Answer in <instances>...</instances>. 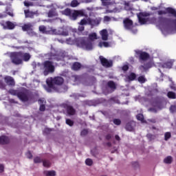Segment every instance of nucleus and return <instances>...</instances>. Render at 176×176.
<instances>
[{"instance_id": "nucleus-59", "label": "nucleus", "mask_w": 176, "mask_h": 176, "mask_svg": "<svg viewBox=\"0 0 176 176\" xmlns=\"http://www.w3.org/2000/svg\"><path fill=\"white\" fill-rule=\"evenodd\" d=\"M25 17H31V13L30 12V10H24Z\"/></svg>"}, {"instance_id": "nucleus-37", "label": "nucleus", "mask_w": 176, "mask_h": 176, "mask_svg": "<svg viewBox=\"0 0 176 176\" xmlns=\"http://www.w3.org/2000/svg\"><path fill=\"white\" fill-rule=\"evenodd\" d=\"M69 97H71L72 98H74L76 101L79 100V98H80V97H82V95H80V94H72Z\"/></svg>"}, {"instance_id": "nucleus-5", "label": "nucleus", "mask_w": 176, "mask_h": 176, "mask_svg": "<svg viewBox=\"0 0 176 176\" xmlns=\"http://www.w3.org/2000/svg\"><path fill=\"white\" fill-rule=\"evenodd\" d=\"M96 39H98L97 33L93 32L89 34L88 37H78L77 41L80 42V45H89V43H91V42H94Z\"/></svg>"}, {"instance_id": "nucleus-4", "label": "nucleus", "mask_w": 176, "mask_h": 176, "mask_svg": "<svg viewBox=\"0 0 176 176\" xmlns=\"http://www.w3.org/2000/svg\"><path fill=\"white\" fill-rule=\"evenodd\" d=\"M18 98L23 102H28V101H34L35 95L32 92H30L28 89H23L19 91L18 94Z\"/></svg>"}, {"instance_id": "nucleus-43", "label": "nucleus", "mask_w": 176, "mask_h": 176, "mask_svg": "<svg viewBox=\"0 0 176 176\" xmlns=\"http://www.w3.org/2000/svg\"><path fill=\"white\" fill-rule=\"evenodd\" d=\"M113 122L116 126H120L122 124V120L119 118H114Z\"/></svg>"}, {"instance_id": "nucleus-11", "label": "nucleus", "mask_w": 176, "mask_h": 176, "mask_svg": "<svg viewBox=\"0 0 176 176\" xmlns=\"http://www.w3.org/2000/svg\"><path fill=\"white\" fill-rule=\"evenodd\" d=\"M99 59L102 67H104V68H111L113 65V61H112V60H108V59L102 56H100Z\"/></svg>"}, {"instance_id": "nucleus-19", "label": "nucleus", "mask_w": 176, "mask_h": 176, "mask_svg": "<svg viewBox=\"0 0 176 176\" xmlns=\"http://www.w3.org/2000/svg\"><path fill=\"white\" fill-rule=\"evenodd\" d=\"M80 16H83V12L79 10H74L72 11L69 19H71V20H76V19Z\"/></svg>"}, {"instance_id": "nucleus-64", "label": "nucleus", "mask_w": 176, "mask_h": 176, "mask_svg": "<svg viewBox=\"0 0 176 176\" xmlns=\"http://www.w3.org/2000/svg\"><path fill=\"white\" fill-rule=\"evenodd\" d=\"M111 138H112V135L110 133H108L107 135H105V139L107 141H109V140H111Z\"/></svg>"}, {"instance_id": "nucleus-46", "label": "nucleus", "mask_w": 176, "mask_h": 176, "mask_svg": "<svg viewBox=\"0 0 176 176\" xmlns=\"http://www.w3.org/2000/svg\"><path fill=\"white\" fill-rule=\"evenodd\" d=\"M70 6H72V8H76V6H79V2L78 1V0H73L72 1Z\"/></svg>"}, {"instance_id": "nucleus-30", "label": "nucleus", "mask_w": 176, "mask_h": 176, "mask_svg": "<svg viewBox=\"0 0 176 176\" xmlns=\"http://www.w3.org/2000/svg\"><path fill=\"white\" fill-rule=\"evenodd\" d=\"M52 131H54V129L46 127L43 131V135H50V134H51Z\"/></svg>"}, {"instance_id": "nucleus-40", "label": "nucleus", "mask_w": 176, "mask_h": 176, "mask_svg": "<svg viewBox=\"0 0 176 176\" xmlns=\"http://www.w3.org/2000/svg\"><path fill=\"white\" fill-rule=\"evenodd\" d=\"M43 166L49 168L52 166V162L50 160H45L43 161Z\"/></svg>"}, {"instance_id": "nucleus-9", "label": "nucleus", "mask_w": 176, "mask_h": 176, "mask_svg": "<svg viewBox=\"0 0 176 176\" xmlns=\"http://www.w3.org/2000/svg\"><path fill=\"white\" fill-rule=\"evenodd\" d=\"M61 107L66 111V113L68 116H75V115H76V109L74 108V106L69 104V102L63 103Z\"/></svg>"}, {"instance_id": "nucleus-27", "label": "nucleus", "mask_w": 176, "mask_h": 176, "mask_svg": "<svg viewBox=\"0 0 176 176\" xmlns=\"http://www.w3.org/2000/svg\"><path fill=\"white\" fill-rule=\"evenodd\" d=\"M47 16L48 17H56V16H58V14L56 11V9H52L48 12Z\"/></svg>"}, {"instance_id": "nucleus-14", "label": "nucleus", "mask_w": 176, "mask_h": 176, "mask_svg": "<svg viewBox=\"0 0 176 176\" xmlns=\"http://www.w3.org/2000/svg\"><path fill=\"white\" fill-rule=\"evenodd\" d=\"M148 16H149V14L146 12H140L138 14V19L141 25H143L144 24H146V23L148 22V19H145V17H148Z\"/></svg>"}, {"instance_id": "nucleus-34", "label": "nucleus", "mask_w": 176, "mask_h": 176, "mask_svg": "<svg viewBox=\"0 0 176 176\" xmlns=\"http://www.w3.org/2000/svg\"><path fill=\"white\" fill-rule=\"evenodd\" d=\"M167 97L169 98L170 100H175L176 94H175V92L168 91L167 93Z\"/></svg>"}, {"instance_id": "nucleus-57", "label": "nucleus", "mask_w": 176, "mask_h": 176, "mask_svg": "<svg viewBox=\"0 0 176 176\" xmlns=\"http://www.w3.org/2000/svg\"><path fill=\"white\" fill-rule=\"evenodd\" d=\"M34 163L35 164L42 163V160L39 157H36L34 159Z\"/></svg>"}, {"instance_id": "nucleus-42", "label": "nucleus", "mask_w": 176, "mask_h": 176, "mask_svg": "<svg viewBox=\"0 0 176 176\" xmlns=\"http://www.w3.org/2000/svg\"><path fill=\"white\" fill-rule=\"evenodd\" d=\"M138 80L140 83H145L146 82V78L145 76H140L138 78Z\"/></svg>"}, {"instance_id": "nucleus-29", "label": "nucleus", "mask_w": 176, "mask_h": 176, "mask_svg": "<svg viewBox=\"0 0 176 176\" xmlns=\"http://www.w3.org/2000/svg\"><path fill=\"white\" fill-rule=\"evenodd\" d=\"M100 23H101V19H98L89 20V24L91 25H98Z\"/></svg>"}, {"instance_id": "nucleus-1", "label": "nucleus", "mask_w": 176, "mask_h": 176, "mask_svg": "<svg viewBox=\"0 0 176 176\" xmlns=\"http://www.w3.org/2000/svg\"><path fill=\"white\" fill-rule=\"evenodd\" d=\"M45 89L47 93H66L68 87L64 85V78L61 76L50 77L46 80Z\"/></svg>"}, {"instance_id": "nucleus-45", "label": "nucleus", "mask_w": 176, "mask_h": 176, "mask_svg": "<svg viewBox=\"0 0 176 176\" xmlns=\"http://www.w3.org/2000/svg\"><path fill=\"white\" fill-rule=\"evenodd\" d=\"M146 137L148 140V141H153V140H155L156 139V135H153L151 133H148L146 135Z\"/></svg>"}, {"instance_id": "nucleus-7", "label": "nucleus", "mask_w": 176, "mask_h": 176, "mask_svg": "<svg viewBox=\"0 0 176 176\" xmlns=\"http://www.w3.org/2000/svg\"><path fill=\"white\" fill-rule=\"evenodd\" d=\"M152 107L157 109H163L167 105V100L164 98L156 97L151 103Z\"/></svg>"}, {"instance_id": "nucleus-41", "label": "nucleus", "mask_w": 176, "mask_h": 176, "mask_svg": "<svg viewBox=\"0 0 176 176\" xmlns=\"http://www.w3.org/2000/svg\"><path fill=\"white\" fill-rule=\"evenodd\" d=\"M136 118L138 119V120L142 122V123H145V120L144 119V115L142 113H138L136 116Z\"/></svg>"}, {"instance_id": "nucleus-28", "label": "nucleus", "mask_w": 176, "mask_h": 176, "mask_svg": "<svg viewBox=\"0 0 176 176\" xmlns=\"http://www.w3.org/2000/svg\"><path fill=\"white\" fill-rule=\"evenodd\" d=\"M72 12V10L69 8H66L64 10L60 11L61 14H63V16H67L68 17L71 16V13Z\"/></svg>"}, {"instance_id": "nucleus-48", "label": "nucleus", "mask_w": 176, "mask_h": 176, "mask_svg": "<svg viewBox=\"0 0 176 176\" xmlns=\"http://www.w3.org/2000/svg\"><path fill=\"white\" fill-rule=\"evenodd\" d=\"M103 6H109L111 5V0H100Z\"/></svg>"}, {"instance_id": "nucleus-17", "label": "nucleus", "mask_w": 176, "mask_h": 176, "mask_svg": "<svg viewBox=\"0 0 176 176\" xmlns=\"http://www.w3.org/2000/svg\"><path fill=\"white\" fill-rule=\"evenodd\" d=\"M137 79V74L134 72H131L129 74L125 75L124 82H126L127 83H130L131 82H133V80H135Z\"/></svg>"}, {"instance_id": "nucleus-18", "label": "nucleus", "mask_w": 176, "mask_h": 176, "mask_svg": "<svg viewBox=\"0 0 176 176\" xmlns=\"http://www.w3.org/2000/svg\"><path fill=\"white\" fill-rule=\"evenodd\" d=\"M4 80L6 85H8V86H16V82H14V78H13V77L10 76H6L4 77Z\"/></svg>"}, {"instance_id": "nucleus-21", "label": "nucleus", "mask_w": 176, "mask_h": 176, "mask_svg": "<svg viewBox=\"0 0 176 176\" xmlns=\"http://www.w3.org/2000/svg\"><path fill=\"white\" fill-rule=\"evenodd\" d=\"M81 69H82V63L79 62H74L71 66V69L72 71L78 72V71H80Z\"/></svg>"}, {"instance_id": "nucleus-44", "label": "nucleus", "mask_w": 176, "mask_h": 176, "mask_svg": "<svg viewBox=\"0 0 176 176\" xmlns=\"http://www.w3.org/2000/svg\"><path fill=\"white\" fill-rule=\"evenodd\" d=\"M131 166L134 170H137L138 168H140V164L138 162H132Z\"/></svg>"}, {"instance_id": "nucleus-16", "label": "nucleus", "mask_w": 176, "mask_h": 176, "mask_svg": "<svg viewBox=\"0 0 176 176\" xmlns=\"http://www.w3.org/2000/svg\"><path fill=\"white\" fill-rule=\"evenodd\" d=\"M158 21L161 24H166L170 21L172 24H174V25L176 26V19H170L164 16H159L158 17Z\"/></svg>"}, {"instance_id": "nucleus-61", "label": "nucleus", "mask_w": 176, "mask_h": 176, "mask_svg": "<svg viewBox=\"0 0 176 176\" xmlns=\"http://www.w3.org/2000/svg\"><path fill=\"white\" fill-rule=\"evenodd\" d=\"M99 112L100 113L103 114L104 116H109V113H108V111H107L100 110Z\"/></svg>"}, {"instance_id": "nucleus-2", "label": "nucleus", "mask_w": 176, "mask_h": 176, "mask_svg": "<svg viewBox=\"0 0 176 176\" xmlns=\"http://www.w3.org/2000/svg\"><path fill=\"white\" fill-rule=\"evenodd\" d=\"M11 62L14 65H20L23 64V61L27 62L31 60V54L23 52H12L10 55Z\"/></svg>"}, {"instance_id": "nucleus-49", "label": "nucleus", "mask_w": 176, "mask_h": 176, "mask_svg": "<svg viewBox=\"0 0 176 176\" xmlns=\"http://www.w3.org/2000/svg\"><path fill=\"white\" fill-rule=\"evenodd\" d=\"M171 138V133L166 132L164 134V140L165 141H168Z\"/></svg>"}, {"instance_id": "nucleus-8", "label": "nucleus", "mask_w": 176, "mask_h": 176, "mask_svg": "<svg viewBox=\"0 0 176 176\" xmlns=\"http://www.w3.org/2000/svg\"><path fill=\"white\" fill-rule=\"evenodd\" d=\"M43 66L44 68L43 71V75L45 76H47V75H49V74H53L54 72V65H53V62L50 60H45L43 63Z\"/></svg>"}, {"instance_id": "nucleus-24", "label": "nucleus", "mask_w": 176, "mask_h": 176, "mask_svg": "<svg viewBox=\"0 0 176 176\" xmlns=\"http://www.w3.org/2000/svg\"><path fill=\"white\" fill-rule=\"evenodd\" d=\"M77 47L82 50H93V45H77Z\"/></svg>"}, {"instance_id": "nucleus-38", "label": "nucleus", "mask_w": 176, "mask_h": 176, "mask_svg": "<svg viewBox=\"0 0 176 176\" xmlns=\"http://www.w3.org/2000/svg\"><path fill=\"white\" fill-rule=\"evenodd\" d=\"M122 71H123L124 73H126L129 69L130 66L129 65V63L123 65L121 67H120Z\"/></svg>"}, {"instance_id": "nucleus-51", "label": "nucleus", "mask_w": 176, "mask_h": 176, "mask_svg": "<svg viewBox=\"0 0 176 176\" xmlns=\"http://www.w3.org/2000/svg\"><path fill=\"white\" fill-rule=\"evenodd\" d=\"M85 164L87 166H93V160L90 159V158H87L85 160Z\"/></svg>"}, {"instance_id": "nucleus-36", "label": "nucleus", "mask_w": 176, "mask_h": 176, "mask_svg": "<svg viewBox=\"0 0 176 176\" xmlns=\"http://www.w3.org/2000/svg\"><path fill=\"white\" fill-rule=\"evenodd\" d=\"M65 123L67 126H69V127H73L74 124H75V122L69 118H66Z\"/></svg>"}, {"instance_id": "nucleus-31", "label": "nucleus", "mask_w": 176, "mask_h": 176, "mask_svg": "<svg viewBox=\"0 0 176 176\" xmlns=\"http://www.w3.org/2000/svg\"><path fill=\"white\" fill-rule=\"evenodd\" d=\"M43 174L45 176H56V170H45Z\"/></svg>"}, {"instance_id": "nucleus-35", "label": "nucleus", "mask_w": 176, "mask_h": 176, "mask_svg": "<svg viewBox=\"0 0 176 176\" xmlns=\"http://www.w3.org/2000/svg\"><path fill=\"white\" fill-rule=\"evenodd\" d=\"M164 163L166 164H171L173 163V157L168 156L164 160Z\"/></svg>"}, {"instance_id": "nucleus-60", "label": "nucleus", "mask_w": 176, "mask_h": 176, "mask_svg": "<svg viewBox=\"0 0 176 176\" xmlns=\"http://www.w3.org/2000/svg\"><path fill=\"white\" fill-rule=\"evenodd\" d=\"M144 65L146 67L147 69L152 68L153 67V65L151 62H148L147 63L144 64Z\"/></svg>"}, {"instance_id": "nucleus-12", "label": "nucleus", "mask_w": 176, "mask_h": 176, "mask_svg": "<svg viewBox=\"0 0 176 176\" xmlns=\"http://www.w3.org/2000/svg\"><path fill=\"white\" fill-rule=\"evenodd\" d=\"M135 127H137V122L134 120H130L126 123L124 129L126 131L134 132Z\"/></svg>"}, {"instance_id": "nucleus-52", "label": "nucleus", "mask_w": 176, "mask_h": 176, "mask_svg": "<svg viewBox=\"0 0 176 176\" xmlns=\"http://www.w3.org/2000/svg\"><path fill=\"white\" fill-rule=\"evenodd\" d=\"M38 102L40 105H46V100L45 98L38 99Z\"/></svg>"}, {"instance_id": "nucleus-32", "label": "nucleus", "mask_w": 176, "mask_h": 176, "mask_svg": "<svg viewBox=\"0 0 176 176\" xmlns=\"http://www.w3.org/2000/svg\"><path fill=\"white\" fill-rule=\"evenodd\" d=\"M8 93L9 94H11V96H16L17 97H19V94L20 93V91L11 89H9Z\"/></svg>"}, {"instance_id": "nucleus-10", "label": "nucleus", "mask_w": 176, "mask_h": 176, "mask_svg": "<svg viewBox=\"0 0 176 176\" xmlns=\"http://www.w3.org/2000/svg\"><path fill=\"white\" fill-rule=\"evenodd\" d=\"M33 25L32 23H26L22 26V30L24 32H28V35L30 36H35L36 35V32H34Z\"/></svg>"}, {"instance_id": "nucleus-15", "label": "nucleus", "mask_w": 176, "mask_h": 176, "mask_svg": "<svg viewBox=\"0 0 176 176\" xmlns=\"http://www.w3.org/2000/svg\"><path fill=\"white\" fill-rule=\"evenodd\" d=\"M105 100L102 98H98L92 100H89L87 102L89 107H97V105H100V104H102Z\"/></svg>"}, {"instance_id": "nucleus-20", "label": "nucleus", "mask_w": 176, "mask_h": 176, "mask_svg": "<svg viewBox=\"0 0 176 176\" xmlns=\"http://www.w3.org/2000/svg\"><path fill=\"white\" fill-rule=\"evenodd\" d=\"M10 144V138L8 136L3 135L0 136V145H8Z\"/></svg>"}, {"instance_id": "nucleus-53", "label": "nucleus", "mask_w": 176, "mask_h": 176, "mask_svg": "<svg viewBox=\"0 0 176 176\" xmlns=\"http://www.w3.org/2000/svg\"><path fill=\"white\" fill-rule=\"evenodd\" d=\"M139 69H140L142 72H146L148 70V69L146 68L145 65L140 66Z\"/></svg>"}, {"instance_id": "nucleus-22", "label": "nucleus", "mask_w": 176, "mask_h": 176, "mask_svg": "<svg viewBox=\"0 0 176 176\" xmlns=\"http://www.w3.org/2000/svg\"><path fill=\"white\" fill-rule=\"evenodd\" d=\"M166 14H168L170 17L176 18V10L171 7L166 8Z\"/></svg>"}, {"instance_id": "nucleus-39", "label": "nucleus", "mask_w": 176, "mask_h": 176, "mask_svg": "<svg viewBox=\"0 0 176 176\" xmlns=\"http://www.w3.org/2000/svg\"><path fill=\"white\" fill-rule=\"evenodd\" d=\"M46 26L45 25H40L38 27V31H40V32H41L42 34H47V30H46Z\"/></svg>"}, {"instance_id": "nucleus-33", "label": "nucleus", "mask_w": 176, "mask_h": 176, "mask_svg": "<svg viewBox=\"0 0 176 176\" xmlns=\"http://www.w3.org/2000/svg\"><path fill=\"white\" fill-rule=\"evenodd\" d=\"M162 68H168V69L173 68V63L171 62H166L162 64Z\"/></svg>"}, {"instance_id": "nucleus-58", "label": "nucleus", "mask_w": 176, "mask_h": 176, "mask_svg": "<svg viewBox=\"0 0 176 176\" xmlns=\"http://www.w3.org/2000/svg\"><path fill=\"white\" fill-rule=\"evenodd\" d=\"M111 16H104L103 18L104 23H109V21H111Z\"/></svg>"}, {"instance_id": "nucleus-54", "label": "nucleus", "mask_w": 176, "mask_h": 176, "mask_svg": "<svg viewBox=\"0 0 176 176\" xmlns=\"http://www.w3.org/2000/svg\"><path fill=\"white\" fill-rule=\"evenodd\" d=\"M149 112H153V113H157V107H150L148 109Z\"/></svg>"}, {"instance_id": "nucleus-23", "label": "nucleus", "mask_w": 176, "mask_h": 176, "mask_svg": "<svg viewBox=\"0 0 176 176\" xmlns=\"http://www.w3.org/2000/svg\"><path fill=\"white\" fill-rule=\"evenodd\" d=\"M102 41H108V30L103 29L100 32Z\"/></svg>"}, {"instance_id": "nucleus-13", "label": "nucleus", "mask_w": 176, "mask_h": 176, "mask_svg": "<svg viewBox=\"0 0 176 176\" xmlns=\"http://www.w3.org/2000/svg\"><path fill=\"white\" fill-rule=\"evenodd\" d=\"M136 54L139 56V60L141 61H147L151 58V56L148 54V52H142V51H135Z\"/></svg>"}, {"instance_id": "nucleus-56", "label": "nucleus", "mask_w": 176, "mask_h": 176, "mask_svg": "<svg viewBox=\"0 0 176 176\" xmlns=\"http://www.w3.org/2000/svg\"><path fill=\"white\" fill-rule=\"evenodd\" d=\"M40 112H45L46 111V104H41L39 107Z\"/></svg>"}, {"instance_id": "nucleus-63", "label": "nucleus", "mask_w": 176, "mask_h": 176, "mask_svg": "<svg viewBox=\"0 0 176 176\" xmlns=\"http://www.w3.org/2000/svg\"><path fill=\"white\" fill-rule=\"evenodd\" d=\"M6 87V85H5V83H3V81L2 80H0V89H5Z\"/></svg>"}, {"instance_id": "nucleus-25", "label": "nucleus", "mask_w": 176, "mask_h": 176, "mask_svg": "<svg viewBox=\"0 0 176 176\" xmlns=\"http://www.w3.org/2000/svg\"><path fill=\"white\" fill-rule=\"evenodd\" d=\"M107 87L111 89V93H113V91L116 89V83L112 80H110L107 82Z\"/></svg>"}, {"instance_id": "nucleus-47", "label": "nucleus", "mask_w": 176, "mask_h": 176, "mask_svg": "<svg viewBox=\"0 0 176 176\" xmlns=\"http://www.w3.org/2000/svg\"><path fill=\"white\" fill-rule=\"evenodd\" d=\"M169 111L170 113H175L176 112V105L175 104H171L169 107Z\"/></svg>"}, {"instance_id": "nucleus-62", "label": "nucleus", "mask_w": 176, "mask_h": 176, "mask_svg": "<svg viewBox=\"0 0 176 176\" xmlns=\"http://www.w3.org/2000/svg\"><path fill=\"white\" fill-rule=\"evenodd\" d=\"M86 24H87V21H86V19H82L80 21V25H86Z\"/></svg>"}, {"instance_id": "nucleus-26", "label": "nucleus", "mask_w": 176, "mask_h": 176, "mask_svg": "<svg viewBox=\"0 0 176 176\" xmlns=\"http://www.w3.org/2000/svg\"><path fill=\"white\" fill-rule=\"evenodd\" d=\"M14 27H16V25H14V23H13L10 21H8L6 22V25L4 26V28H6V30H14Z\"/></svg>"}, {"instance_id": "nucleus-3", "label": "nucleus", "mask_w": 176, "mask_h": 176, "mask_svg": "<svg viewBox=\"0 0 176 176\" xmlns=\"http://www.w3.org/2000/svg\"><path fill=\"white\" fill-rule=\"evenodd\" d=\"M68 58V60H74V56H69L68 53L65 51H58L55 54L50 53L49 60H55V61H64V58Z\"/></svg>"}, {"instance_id": "nucleus-6", "label": "nucleus", "mask_w": 176, "mask_h": 176, "mask_svg": "<svg viewBox=\"0 0 176 176\" xmlns=\"http://www.w3.org/2000/svg\"><path fill=\"white\" fill-rule=\"evenodd\" d=\"M123 24L124 28L128 31H131L132 34H135L137 32H138L137 28L134 27V23L133 22V20L130 19L129 18H125L123 20Z\"/></svg>"}, {"instance_id": "nucleus-50", "label": "nucleus", "mask_w": 176, "mask_h": 176, "mask_svg": "<svg viewBox=\"0 0 176 176\" xmlns=\"http://www.w3.org/2000/svg\"><path fill=\"white\" fill-rule=\"evenodd\" d=\"M87 134H89V130H87L86 129H82L80 132L81 137H86V135H87Z\"/></svg>"}, {"instance_id": "nucleus-55", "label": "nucleus", "mask_w": 176, "mask_h": 176, "mask_svg": "<svg viewBox=\"0 0 176 176\" xmlns=\"http://www.w3.org/2000/svg\"><path fill=\"white\" fill-rule=\"evenodd\" d=\"M157 14L159 16H162V14H167V8H165V10L157 11Z\"/></svg>"}]
</instances>
